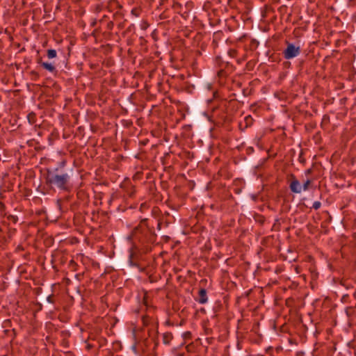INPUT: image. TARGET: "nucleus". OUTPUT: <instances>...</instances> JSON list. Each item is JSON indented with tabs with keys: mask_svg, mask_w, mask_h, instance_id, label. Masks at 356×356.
Wrapping results in <instances>:
<instances>
[{
	"mask_svg": "<svg viewBox=\"0 0 356 356\" xmlns=\"http://www.w3.org/2000/svg\"><path fill=\"white\" fill-rule=\"evenodd\" d=\"M39 306L38 308L42 309V305L40 303H38Z\"/></svg>",
	"mask_w": 356,
	"mask_h": 356,
	"instance_id": "obj_21",
	"label": "nucleus"
},
{
	"mask_svg": "<svg viewBox=\"0 0 356 356\" xmlns=\"http://www.w3.org/2000/svg\"><path fill=\"white\" fill-rule=\"evenodd\" d=\"M133 336H134V338L136 337L135 331H134Z\"/></svg>",
	"mask_w": 356,
	"mask_h": 356,
	"instance_id": "obj_28",
	"label": "nucleus"
},
{
	"mask_svg": "<svg viewBox=\"0 0 356 356\" xmlns=\"http://www.w3.org/2000/svg\"><path fill=\"white\" fill-rule=\"evenodd\" d=\"M39 306L38 308L42 309V305L40 303H38Z\"/></svg>",
	"mask_w": 356,
	"mask_h": 356,
	"instance_id": "obj_20",
	"label": "nucleus"
},
{
	"mask_svg": "<svg viewBox=\"0 0 356 356\" xmlns=\"http://www.w3.org/2000/svg\"><path fill=\"white\" fill-rule=\"evenodd\" d=\"M132 350L136 353L137 351V349H136V343H134L133 346H132Z\"/></svg>",
	"mask_w": 356,
	"mask_h": 356,
	"instance_id": "obj_15",
	"label": "nucleus"
},
{
	"mask_svg": "<svg viewBox=\"0 0 356 356\" xmlns=\"http://www.w3.org/2000/svg\"><path fill=\"white\" fill-rule=\"evenodd\" d=\"M134 253L131 252L129 255V263L131 266H136V264L133 261Z\"/></svg>",
	"mask_w": 356,
	"mask_h": 356,
	"instance_id": "obj_13",
	"label": "nucleus"
},
{
	"mask_svg": "<svg viewBox=\"0 0 356 356\" xmlns=\"http://www.w3.org/2000/svg\"><path fill=\"white\" fill-rule=\"evenodd\" d=\"M37 63L40 65L44 69L48 70L50 72H56V67L51 64L47 62H43L42 58H39L37 60Z\"/></svg>",
	"mask_w": 356,
	"mask_h": 356,
	"instance_id": "obj_5",
	"label": "nucleus"
},
{
	"mask_svg": "<svg viewBox=\"0 0 356 356\" xmlns=\"http://www.w3.org/2000/svg\"><path fill=\"white\" fill-rule=\"evenodd\" d=\"M111 25H113V22H111L110 24H108V26H111Z\"/></svg>",
	"mask_w": 356,
	"mask_h": 356,
	"instance_id": "obj_24",
	"label": "nucleus"
},
{
	"mask_svg": "<svg viewBox=\"0 0 356 356\" xmlns=\"http://www.w3.org/2000/svg\"><path fill=\"white\" fill-rule=\"evenodd\" d=\"M111 25H113V22H111L110 24H108V26H111Z\"/></svg>",
	"mask_w": 356,
	"mask_h": 356,
	"instance_id": "obj_23",
	"label": "nucleus"
},
{
	"mask_svg": "<svg viewBox=\"0 0 356 356\" xmlns=\"http://www.w3.org/2000/svg\"><path fill=\"white\" fill-rule=\"evenodd\" d=\"M264 220L263 219H262V220H259V222H260L261 223H263V222H264Z\"/></svg>",
	"mask_w": 356,
	"mask_h": 356,
	"instance_id": "obj_27",
	"label": "nucleus"
},
{
	"mask_svg": "<svg viewBox=\"0 0 356 356\" xmlns=\"http://www.w3.org/2000/svg\"><path fill=\"white\" fill-rule=\"evenodd\" d=\"M111 25H113V22H111L110 24H108V26H111Z\"/></svg>",
	"mask_w": 356,
	"mask_h": 356,
	"instance_id": "obj_22",
	"label": "nucleus"
},
{
	"mask_svg": "<svg viewBox=\"0 0 356 356\" xmlns=\"http://www.w3.org/2000/svg\"><path fill=\"white\" fill-rule=\"evenodd\" d=\"M286 43L287 45L286 48L282 52L283 56L285 59L289 60L300 54V47H296L295 44L290 43L288 41H286Z\"/></svg>",
	"mask_w": 356,
	"mask_h": 356,
	"instance_id": "obj_3",
	"label": "nucleus"
},
{
	"mask_svg": "<svg viewBox=\"0 0 356 356\" xmlns=\"http://www.w3.org/2000/svg\"><path fill=\"white\" fill-rule=\"evenodd\" d=\"M321 203L319 201H316L314 202L312 208L314 209L315 210H317L321 207Z\"/></svg>",
	"mask_w": 356,
	"mask_h": 356,
	"instance_id": "obj_12",
	"label": "nucleus"
},
{
	"mask_svg": "<svg viewBox=\"0 0 356 356\" xmlns=\"http://www.w3.org/2000/svg\"><path fill=\"white\" fill-rule=\"evenodd\" d=\"M224 70H221L218 72V76H221L224 74Z\"/></svg>",
	"mask_w": 356,
	"mask_h": 356,
	"instance_id": "obj_17",
	"label": "nucleus"
},
{
	"mask_svg": "<svg viewBox=\"0 0 356 356\" xmlns=\"http://www.w3.org/2000/svg\"><path fill=\"white\" fill-rule=\"evenodd\" d=\"M172 334L171 332H165L163 334V342L165 344H169L172 339Z\"/></svg>",
	"mask_w": 356,
	"mask_h": 356,
	"instance_id": "obj_7",
	"label": "nucleus"
},
{
	"mask_svg": "<svg viewBox=\"0 0 356 356\" xmlns=\"http://www.w3.org/2000/svg\"><path fill=\"white\" fill-rule=\"evenodd\" d=\"M346 313H347V315H349V314H350V312H348V309H346Z\"/></svg>",
	"mask_w": 356,
	"mask_h": 356,
	"instance_id": "obj_25",
	"label": "nucleus"
},
{
	"mask_svg": "<svg viewBox=\"0 0 356 356\" xmlns=\"http://www.w3.org/2000/svg\"><path fill=\"white\" fill-rule=\"evenodd\" d=\"M346 313H347V315H349V314H350V312H348V309H346Z\"/></svg>",
	"mask_w": 356,
	"mask_h": 356,
	"instance_id": "obj_26",
	"label": "nucleus"
},
{
	"mask_svg": "<svg viewBox=\"0 0 356 356\" xmlns=\"http://www.w3.org/2000/svg\"><path fill=\"white\" fill-rule=\"evenodd\" d=\"M199 300L198 302L200 304H204L207 302V290L205 289H201L199 291Z\"/></svg>",
	"mask_w": 356,
	"mask_h": 356,
	"instance_id": "obj_6",
	"label": "nucleus"
},
{
	"mask_svg": "<svg viewBox=\"0 0 356 356\" xmlns=\"http://www.w3.org/2000/svg\"><path fill=\"white\" fill-rule=\"evenodd\" d=\"M289 177L291 180L289 184V188L291 192L294 193H301L302 186L300 181L296 179V176L293 174H291Z\"/></svg>",
	"mask_w": 356,
	"mask_h": 356,
	"instance_id": "obj_4",
	"label": "nucleus"
},
{
	"mask_svg": "<svg viewBox=\"0 0 356 356\" xmlns=\"http://www.w3.org/2000/svg\"><path fill=\"white\" fill-rule=\"evenodd\" d=\"M161 211L159 207H153L149 218H143L134 229L135 236L142 243H154L156 240L154 225L161 229L163 218L160 217Z\"/></svg>",
	"mask_w": 356,
	"mask_h": 356,
	"instance_id": "obj_1",
	"label": "nucleus"
},
{
	"mask_svg": "<svg viewBox=\"0 0 356 356\" xmlns=\"http://www.w3.org/2000/svg\"><path fill=\"white\" fill-rule=\"evenodd\" d=\"M47 300L49 302H50V303H54V295H53V294L49 295V296L47 297Z\"/></svg>",
	"mask_w": 356,
	"mask_h": 356,
	"instance_id": "obj_14",
	"label": "nucleus"
},
{
	"mask_svg": "<svg viewBox=\"0 0 356 356\" xmlns=\"http://www.w3.org/2000/svg\"><path fill=\"white\" fill-rule=\"evenodd\" d=\"M57 52L55 49H48L47 51V56L48 58L51 59L56 57Z\"/></svg>",
	"mask_w": 356,
	"mask_h": 356,
	"instance_id": "obj_8",
	"label": "nucleus"
},
{
	"mask_svg": "<svg viewBox=\"0 0 356 356\" xmlns=\"http://www.w3.org/2000/svg\"><path fill=\"white\" fill-rule=\"evenodd\" d=\"M27 118L29 123L33 124L35 122L36 115L34 113L31 112L28 115Z\"/></svg>",
	"mask_w": 356,
	"mask_h": 356,
	"instance_id": "obj_9",
	"label": "nucleus"
},
{
	"mask_svg": "<svg viewBox=\"0 0 356 356\" xmlns=\"http://www.w3.org/2000/svg\"><path fill=\"white\" fill-rule=\"evenodd\" d=\"M0 204H1V207H4V205L2 203H0Z\"/></svg>",
	"mask_w": 356,
	"mask_h": 356,
	"instance_id": "obj_29",
	"label": "nucleus"
},
{
	"mask_svg": "<svg viewBox=\"0 0 356 356\" xmlns=\"http://www.w3.org/2000/svg\"><path fill=\"white\" fill-rule=\"evenodd\" d=\"M310 184H311V180L310 179L306 180V181H305V183L302 185L303 190L304 191L307 190L309 188V186L310 185Z\"/></svg>",
	"mask_w": 356,
	"mask_h": 356,
	"instance_id": "obj_11",
	"label": "nucleus"
},
{
	"mask_svg": "<svg viewBox=\"0 0 356 356\" xmlns=\"http://www.w3.org/2000/svg\"><path fill=\"white\" fill-rule=\"evenodd\" d=\"M7 220L9 221V222H12L13 223L15 224L17 223V220H18V218L17 216H13V215H8L7 216Z\"/></svg>",
	"mask_w": 356,
	"mask_h": 356,
	"instance_id": "obj_10",
	"label": "nucleus"
},
{
	"mask_svg": "<svg viewBox=\"0 0 356 356\" xmlns=\"http://www.w3.org/2000/svg\"><path fill=\"white\" fill-rule=\"evenodd\" d=\"M57 204H58V207H59V209L60 208V200H57Z\"/></svg>",
	"mask_w": 356,
	"mask_h": 356,
	"instance_id": "obj_19",
	"label": "nucleus"
},
{
	"mask_svg": "<svg viewBox=\"0 0 356 356\" xmlns=\"http://www.w3.org/2000/svg\"><path fill=\"white\" fill-rule=\"evenodd\" d=\"M45 179L47 184L51 187H56L63 191H68L70 189L69 173L58 168L47 170Z\"/></svg>",
	"mask_w": 356,
	"mask_h": 356,
	"instance_id": "obj_2",
	"label": "nucleus"
},
{
	"mask_svg": "<svg viewBox=\"0 0 356 356\" xmlns=\"http://www.w3.org/2000/svg\"><path fill=\"white\" fill-rule=\"evenodd\" d=\"M191 336V333L189 332H186L184 333V337H188Z\"/></svg>",
	"mask_w": 356,
	"mask_h": 356,
	"instance_id": "obj_18",
	"label": "nucleus"
},
{
	"mask_svg": "<svg viewBox=\"0 0 356 356\" xmlns=\"http://www.w3.org/2000/svg\"><path fill=\"white\" fill-rule=\"evenodd\" d=\"M312 170L310 168V169H308V170H306L305 174L306 175H309V174L312 173Z\"/></svg>",
	"mask_w": 356,
	"mask_h": 356,
	"instance_id": "obj_16",
	"label": "nucleus"
}]
</instances>
